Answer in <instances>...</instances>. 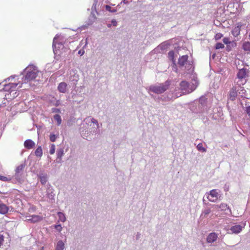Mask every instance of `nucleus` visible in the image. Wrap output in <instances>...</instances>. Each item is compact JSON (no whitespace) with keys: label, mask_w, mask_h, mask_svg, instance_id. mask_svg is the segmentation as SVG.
Here are the masks:
<instances>
[{"label":"nucleus","mask_w":250,"mask_h":250,"mask_svg":"<svg viewBox=\"0 0 250 250\" xmlns=\"http://www.w3.org/2000/svg\"><path fill=\"white\" fill-rule=\"evenodd\" d=\"M18 84V83H9L4 85L3 89L6 91L9 92L8 93H6L5 95V98L6 100H12L17 96L16 89Z\"/></svg>","instance_id":"f257e3e1"},{"label":"nucleus","mask_w":250,"mask_h":250,"mask_svg":"<svg viewBox=\"0 0 250 250\" xmlns=\"http://www.w3.org/2000/svg\"><path fill=\"white\" fill-rule=\"evenodd\" d=\"M249 70L246 68H242L240 69L237 73V77L238 81L237 82V84L239 85V89L242 91H245L243 87L241 85L245 84L247 82L246 78L248 77Z\"/></svg>","instance_id":"f03ea898"},{"label":"nucleus","mask_w":250,"mask_h":250,"mask_svg":"<svg viewBox=\"0 0 250 250\" xmlns=\"http://www.w3.org/2000/svg\"><path fill=\"white\" fill-rule=\"evenodd\" d=\"M25 71L26 73L25 76V83L34 81L38 74V70L37 68L33 65L28 66L25 68Z\"/></svg>","instance_id":"7ed1b4c3"},{"label":"nucleus","mask_w":250,"mask_h":250,"mask_svg":"<svg viewBox=\"0 0 250 250\" xmlns=\"http://www.w3.org/2000/svg\"><path fill=\"white\" fill-rule=\"evenodd\" d=\"M170 84V81H166L164 83H160L158 85H152L149 87V90L156 94H161L168 89Z\"/></svg>","instance_id":"20e7f679"},{"label":"nucleus","mask_w":250,"mask_h":250,"mask_svg":"<svg viewBox=\"0 0 250 250\" xmlns=\"http://www.w3.org/2000/svg\"><path fill=\"white\" fill-rule=\"evenodd\" d=\"M208 194L207 198L210 202H215L218 199L219 193L216 189L210 190Z\"/></svg>","instance_id":"39448f33"},{"label":"nucleus","mask_w":250,"mask_h":250,"mask_svg":"<svg viewBox=\"0 0 250 250\" xmlns=\"http://www.w3.org/2000/svg\"><path fill=\"white\" fill-rule=\"evenodd\" d=\"M25 166L23 164H21L18 166L16 169V173L15 174V179L19 182H21V180L20 176L21 175L22 172Z\"/></svg>","instance_id":"423d86ee"},{"label":"nucleus","mask_w":250,"mask_h":250,"mask_svg":"<svg viewBox=\"0 0 250 250\" xmlns=\"http://www.w3.org/2000/svg\"><path fill=\"white\" fill-rule=\"evenodd\" d=\"M237 88L236 86H234L230 90L229 94V99L230 101H233L236 99L238 95V89H237Z\"/></svg>","instance_id":"0eeeda50"},{"label":"nucleus","mask_w":250,"mask_h":250,"mask_svg":"<svg viewBox=\"0 0 250 250\" xmlns=\"http://www.w3.org/2000/svg\"><path fill=\"white\" fill-rule=\"evenodd\" d=\"M242 26L243 24L241 22H237L235 26L231 30V34L234 37H236L240 35Z\"/></svg>","instance_id":"6e6552de"},{"label":"nucleus","mask_w":250,"mask_h":250,"mask_svg":"<svg viewBox=\"0 0 250 250\" xmlns=\"http://www.w3.org/2000/svg\"><path fill=\"white\" fill-rule=\"evenodd\" d=\"M35 146V143L30 139L26 140L24 142V146L27 149H32Z\"/></svg>","instance_id":"1a4fd4ad"},{"label":"nucleus","mask_w":250,"mask_h":250,"mask_svg":"<svg viewBox=\"0 0 250 250\" xmlns=\"http://www.w3.org/2000/svg\"><path fill=\"white\" fill-rule=\"evenodd\" d=\"M218 236L215 232L210 233L207 238V241L208 243L214 242L217 240Z\"/></svg>","instance_id":"9d476101"},{"label":"nucleus","mask_w":250,"mask_h":250,"mask_svg":"<svg viewBox=\"0 0 250 250\" xmlns=\"http://www.w3.org/2000/svg\"><path fill=\"white\" fill-rule=\"evenodd\" d=\"M29 217V218L28 219V220L33 223L38 222L42 220V216L37 215H33Z\"/></svg>","instance_id":"9b49d317"},{"label":"nucleus","mask_w":250,"mask_h":250,"mask_svg":"<svg viewBox=\"0 0 250 250\" xmlns=\"http://www.w3.org/2000/svg\"><path fill=\"white\" fill-rule=\"evenodd\" d=\"M180 88L182 91L189 92L188 89L189 83L186 81H182L180 83Z\"/></svg>","instance_id":"f8f14e48"},{"label":"nucleus","mask_w":250,"mask_h":250,"mask_svg":"<svg viewBox=\"0 0 250 250\" xmlns=\"http://www.w3.org/2000/svg\"><path fill=\"white\" fill-rule=\"evenodd\" d=\"M9 210V207L5 204L0 203V213L2 214H6Z\"/></svg>","instance_id":"ddd939ff"},{"label":"nucleus","mask_w":250,"mask_h":250,"mask_svg":"<svg viewBox=\"0 0 250 250\" xmlns=\"http://www.w3.org/2000/svg\"><path fill=\"white\" fill-rule=\"evenodd\" d=\"M58 90L62 93H65L67 89V84L64 82L61 83L58 86Z\"/></svg>","instance_id":"4468645a"},{"label":"nucleus","mask_w":250,"mask_h":250,"mask_svg":"<svg viewBox=\"0 0 250 250\" xmlns=\"http://www.w3.org/2000/svg\"><path fill=\"white\" fill-rule=\"evenodd\" d=\"M188 59V55H183L179 59L178 64L180 66H184L187 62Z\"/></svg>","instance_id":"2eb2a0df"},{"label":"nucleus","mask_w":250,"mask_h":250,"mask_svg":"<svg viewBox=\"0 0 250 250\" xmlns=\"http://www.w3.org/2000/svg\"><path fill=\"white\" fill-rule=\"evenodd\" d=\"M242 226L240 225H235L230 228V230L235 233H238L242 230Z\"/></svg>","instance_id":"dca6fc26"},{"label":"nucleus","mask_w":250,"mask_h":250,"mask_svg":"<svg viewBox=\"0 0 250 250\" xmlns=\"http://www.w3.org/2000/svg\"><path fill=\"white\" fill-rule=\"evenodd\" d=\"M36 156L41 157L42 155V150L41 146H39L35 151Z\"/></svg>","instance_id":"f3484780"},{"label":"nucleus","mask_w":250,"mask_h":250,"mask_svg":"<svg viewBox=\"0 0 250 250\" xmlns=\"http://www.w3.org/2000/svg\"><path fill=\"white\" fill-rule=\"evenodd\" d=\"M242 48L246 51H250V42H244Z\"/></svg>","instance_id":"a211bd4d"},{"label":"nucleus","mask_w":250,"mask_h":250,"mask_svg":"<svg viewBox=\"0 0 250 250\" xmlns=\"http://www.w3.org/2000/svg\"><path fill=\"white\" fill-rule=\"evenodd\" d=\"M64 247V245L62 241H59L57 245L56 250H63Z\"/></svg>","instance_id":"6ab92c4d"},{"label":"nucleus","mask_w":250,"mask_h":250,"mask_svg":"<svg viewBox=\"0 0 250 250\" xmlns=\"http://www.w3.org/2000/svg\"><path fill=\"white\" fill-rule=\"evenodd\" d=\"M215 207L217 208H221L222 210H226L228 208V205L225 203H221L219 205H216Z\"/></svg>","instance_id":"aec40b11"},{"label":"nucleus","mask_w":250,"mask_h":250,"mask_svg":"<svg viewBox=\"0 0 250 250\" xmlns=\"http://www.w3.org/2000/svg\"><path fill=\"white\" fill-rule=\"evenodd\" d=\"M58 215L59 217V221L64 222L66 220L65 216L64 214L61 212H59L58 213Z\"/></svg>","instance_id":"412c9836"},{"label":"nucleus","mask_w":250,"mask_h":250,"mask_svg":"<svg viewBox=\"0 0 250 250\" xmlns=\"http://www.w3.org/2000/svg\"><path fill=\"white\" fill-rule=\"evenodd\" d=\"M54 119L56 121H57L58 125H60L61 124L62 119L61 116L59 115H55L54 116Z\"/></svg>","instance_id":"4be33fe9"},{"label":"nucleus","mask_w":250,"mask_h":250,"mask_svg":"<svg viewBox=\"0 0 250 250\" xmlns=\"http://www.w3.org/2000/svg\"><path fill=\"white\" fill-rule=\"evenodd\" d=\"M197 148L199 151H201L202 152H206L207 151L206 149L203 147V144L202 143H199L197 145Z\"/></svg>","instance_id":"5701e85b"},{"label":"nucleus","mask_w":250,"mask_h":250,"mask_svg":"<svg viewBox=\"0 0 250 250\" xmlns=\"http://www.w3.org/2000/svg\"><path fill=\"white\" fill-rule=\"evenodd\" d=\"M224 45L221 42H217L215 46L216 49H222L224 48Z\"/></svg>","instance_id":"b1692460"},{"label":"nucleus","mask_w":250,"mask_h":250,"mask_svg":"<svg viewBox=\"0 0 250 250\" xmlns=\"http://www.w3.org/2000/svg\"><path fill=\"white\" fill-rule=\"evenodd\" d=\"M168 57L172 61L174 62V52L173 51H170L168 52Z\"/></svg>","instance_id":"393cba45"},{"label":"nucleus","mask_w":250,"mask_h":250,"mask_svg":"<svg viewBox=\"0 0 250 250\" xmlns=\"http://www.w3.org/2000/svg\"><path fill=\"white\" fill-rule=\"evenodd\" d=\"M223 36V34L222 33H218L217 34H215V36H214V39L217 41V40H219V39H220L221 38H222Z\"/></svg>","instance_id":"a878e982"},{"label":"nucleus","mask_w":250,"mask_h":250,"mask_svg":"<svg viewBox=\"0 0 250 250\" xmlns=\"http://www.w3.org/2000/svg\"><path fill=\"white\" fill-rule=\"evenodd\" d=\"M55 151V146L54 144H52L50 146V149L49 152L51 154H53Z\"/></svg>","instance_id":"bb28decb"},{"label":"nucleus","mask_w":250,"mask_h":250,"mask_svg":"<svg viewBox=\"0 0 250 250\" xmlns=\"http://www.w3.org/2000/svg\"><path fill=\"white\" fill-rule=\"evenodd\" d=\"M223 42L225 44H228L231 43V42L229 41V40L228 38L225 37L223 40Z\"/></svg>","instance_id":"cd10ccee"},{"label":"nucleus","mask_w":250,"mask_h":250,"mask_svg":"<svg viewBox=\"0 0 250 250\" xmlns=\"http://www.w3.org/2000/svg\"><path fill=\"white\" fill-rule=\"evenodd\" d=\"M0 180L5 182V181H10V179H9L6 177H5V176L0 175Z\"/></svg>","instance_id":"c85d7f7f"},{"label":"nucleus","mask_w":250,"mask_h":250,"mask_svg":"<svg viewBox=\"0 0 250 250\" xmlns=\"http://www.w3.org/2000/svg\"><path fill=\"white\" fill-rule=\"evenodd\" d=\"M50 140L51 142H55L56 141V137L55 136V135L54 134H51L50 135Z\"/></svg>","instance_id":"c756f323"},{"label":"nucleus","mask_w":250,"mask_h":250,"mask_svg":"<svg viewBox=\"0 0 250 250\" xmlns=\"http://www.w3.org/2000/svg\"><path fill=\"white\" fill-rule=\"evenodd\" d=\"M55 228L59 231H61L62 229V227L61 225H57L55 226Z\"/></svg>","instance_id":"7c9ffc66"},{"label":"nucleus","mask_w":250,"mask_h":250,"mask_svg":"<svg viewBox=\"0 0 250 250\" xmlns=\"http://www.w3.org/2000/svg\"><path fill=\"white\" fill-rule=\"evenodd\" d=\"M4 241V237L0 234V247L2 245Z\"/></svg>","instance_id":"2f4dec72"},{"label":"nucleus","mask_w":250,"mask_h":250,"mask_svg":"<svg viewBox=\"0 0 250 250\" xmlns=\"http://www.w3.org/2000/svg\"><path fill=\"white\" fill-rule=\"evenodd\" d=\"M63 150H60L58 152V157L61 158L62 156V155H63Z\"/></svg>","instance_id":"473e14b6"},{"label":"nucleus","mask_w":250,"mask_h":250,"mask_svg":"<svg viewBox=\"0 0 250 250\" xmlns=\"http://www.w3.org/2000/svg\"><path fill=\"white\" fill-rule=\"evenodd\" d=\"M41 182L42 184H44L46 182V179L45 177H42L41 178Z\"/></svg>","instance_id":"72a5a7b5"},{"label":"nucleus","mask_w":250,"mask_h":250,"mask_svg":"<svg viewBox=\"0 0 250 250\" xmlns=\"http://www.w3.org/2000/svg\"><path fill=\"white\" fill-rule=\"evenodd\" d=\"M211 212V210L210 209H207L204 210V213L206 215L208 214Z\"/></svg>","instance_id":"f704fd0d"},{"label":"nucleus","mask_w":250,"mask_h":250,"mask_svg":"<svg viewBox=\"0 0 250 250\" xmlns=\"http://www.w3.org/2000/svg\"><path fill=\"white\" fill-rule=\"evenodd\" d=\"M112 22V24H113V26H117V21H116V20H113L111 21Z\"/></svg>","instance_id":"c9c22d12"},{"label":"nucleus","mask_w":250,"mask_h":250,"mask_svg":"<svg viewBox=\"0 0 250 250\" xmlns=\"http://www.w3.org/2000/svg\"><path fill=\"white\" fill-rule=\"evenodd\" d=\"M247 113L250 116V106L247 108Z\"/></svg>","instance_id":"e433bc0d"},{"label":"nucleus","mask_w":250,"mask_h":250,"mask_svg":"<svg viewBox=\"0 0 250 250\" xmlns=\"http://www.w3.org/2000/svg\"><path fill=\"white\" fill-rule=\"evenodd\" d=\"M84 51L83 50H80L79 51L78 53L81 55V56L83 55L84 53Z\"/></svg>","instance_id":"4c0bfd02"},{"label":"nucleus","mask_w":250,"mask_h":250,"mask_svg":"<svg viewBox=\"0 0 250 250\" xmlns=\"http://www.w3.org/2000/svg\"><path fill=\"white\" fill-rule=\"evenodd\" d=\"M111 8V7L109 5H106L105 6V9H106V10H107L108 11H110Z\"/></svg>","instance_id":"58836bf2"},{"label":"nucleus","mask_w":250,"mask_h":250,"mask_svg":"<svg viewBox=\"0 0 250 250\" xmlns=\"http://www.w3.org/2000/svg\"><path fill=\"white\" fill-rule=\"evenodd\" d=\"M92 122L94 124H97V123H98L97 121L93 118L92 119Z\"/></svg>","instance_id":"ea45409f"},{"label":"nucleus","mask_w":250,"mask_h":250,"mask_svg":"<svg viewBox=\"0 0 250 250\" xmlns=\"http://www.w3.org/2000/svg\"><path fill=\"white\" fill-rule=\"evenodd\" d=\"M56 44L54 42H53V46L54 47H56Z\"/></svg>","instance_id":"a19ab883"},{"label":"nucleus","mask_w":250,"mask_h":250,"mask_svg":"<svg viewBox=\"0 0 250 250\" xmlns=\"http://www.w3.org/2000/svg\"><path fill=\"white\" fill-rule=\"evenodd\" d=\"M111 25L110 24H108L107 25L108 27H111Z\"/></svg>","instance_id":"79ce46f5"},{"label":"nucleus","mask_w":250,"mask_h":250,"mask_svg":"<svg viewBox=\"0 0 250 250\" xmlns=\"http://www.w3.org/2000/svg\"><path fill=\"white\" fill-rule=\"evenodd\" d=\"M228 50L230 51V49H227Z\"/></svg>","instance_id":"37998d69"}]
</instances>
